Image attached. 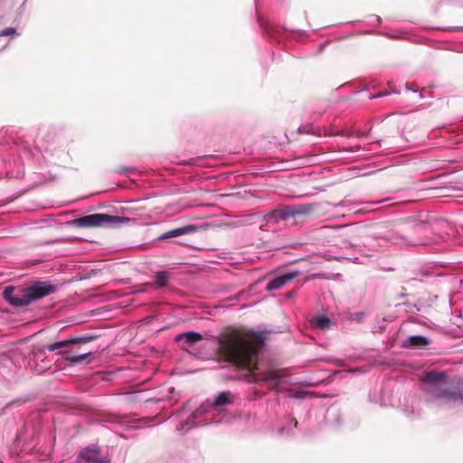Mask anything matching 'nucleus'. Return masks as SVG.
<instances>
[{"label":"nucleus","instance_id":"f03ea898","mask_svg":"<svg viewBox=\"0 0 463 463\" xmlns=\"http://www.w3.org/2000/svg\"><path fill=\"white\" fill-rule=\"evenodd\" d=\"M15 288L8 286L3 292L4 298L14 307H27L32 302L48 296L55 291V287L46 282H37L25 288L20 289L17 293Z\"/></svg>","mask_w":463,"mask_h":463},{"label":"nucleus","instance_id":"423d86ee","mask_svg":"<svg viewBox=\"0 0 463 463\" xmlns=\"http://www.w3.org/2000/svg\"><path fill=\"white\" fill-rule=\"evenodd\" d=\"M312 211L311 205L308 204L283 206L271 212L268 216V221L278 222L281 220L307 215L312 213Z\"/></svg>","mask_w":463,"mask_h":463},{"label":"nucleus","instance_id":"f257e3e1","mask_svg":"<svg viewBox=\"0 0 463 463\" xmlns=\"http://www.w3.org/2000/svg\"><path fill=\"white\" fill-rule=\"evenodd\" d=\"M218 362L232 364L252 374L258 369L259 355L265 345L262 332L231 329L215 337Z\"/></svg>","mask_w":463,"mask_h":463},{"label":"nucleus","instance_id":"4468645a","mask_svg":"<svg viewBox=\"0 0 463 463\" xmlns=\"http://www.w3.org/2000/svg\"><path fill=\"white\" fill-rule=\"evenodd\" d=\"M310 323L313 327L322 330L329 328L332 324L331 319L326 316L316 317L310 321Z\"/></svg>","mask_w":463,"mask_h":463},{"label":"nucleus","instance_id":"a211bd4d","mask_svg":"<svg viewBox=\"0 0 463 463\" xmlns=\"http://www.w3.org/2000/svg\"><path fill=\"white\" fill-rule=\"evenodd\" d=\"M266 375L269 381H278L280 378L279 373L275 371L266 372Z\"/></svg>","mask_w":463,"mask_h":463},{"label":"nucleus","instance_id":"6ab92c4d","mask_svg":"<svg viewBox=\"0 0 463 463\" xmlns=\"http://www.w3.org/2000/svg\"><path fill=\"white\" fill-rule=\"evenodd\" d=\"M37 148H38V149H39V151H40L41 153H43H43L48 154V153L50 152V149H49L48 146H44L43 144H42L41 146H40V145H38V146H37Z\"/></svg>","mask_w":463,"mask_h":463},{"label":"nucleus","instance_id":"6e6552de","mask_svg":"<svg viewBox=\"0 0 463 463\" xmlns=\"http://www.w3.org/2000/svg\"><path fill=\"white\" fill-rule=\"evenodd\" d=\"M299 274L300 273L298 271H295V272H289V273L281 275V276L272 279L271 281H269L268 283V285L266 286V289L268 291L279 289V288H282L284 285H286L287 283H288L289 281H291L294 279H296L297 277H298Z\"/></svg>","mask_w":463,"mask_h":463},{"label":"nucleus","instance_id":"f3484780","mask_svg":"<svg viewBox=\"0 0 463 463\" xmlns=\"http://www.w3.org/2000/svg\"><path fill=\"white\" fill-rule=\"evenodd\" d=\"M16 34V31L14 28L8 27L0 32V37L4 36H14Z\"/></svg>","mask_w":463,"mask_h":463},{"label":"nucleus","instance_id":"5701e85b","mask_svg":"<svg viewBox=\"0 0 463 463\" xmlns=\"http://www.w3.org/2000/svg\"><path fill=\"white\" fill-rule=\"evenodd\" d=\"M277 387H278V383L274 386L270 387L269 389H276Z\"/></svg>","mask_w":463,"mask_h":463},{"label":"nucleus","instance_id":"1a4fd4ad","mask_svg":"<svg viewBox=\"0 0 463 463\" xmlns=\"http://www.w3.org/2000/svg\"><path fill=\"white\" fill-rule=\"evenodd\" d=\"M203 339V335L197 332H186L179 334L175 336V341L180 342L184 340L182 348L187 350L189 347L193 346L195 343L201 341Z\"/></svg>","mask_w":463,"mask_h":463},{"label":"nucleus","instance_id":"20e7f679","mask_svg":"<svg viewBox=\"0 0 463 463\" xmlns=\"http://www.w3.org/2000/svg\"><path fill=\"white\" fill-rule=\"evenodd\" d=\"M129 222V218L109 215L107 213H93L75 219L73 223L79 228L116 227Z\"/></svg>","mask_w":463,"mask_h":463},{"label":"nucleus","instance_id":"9d476101","mask_svg":"<svg viewBox=\"0 0 463 463\" xmlns=\"http://www.w3.org/2000/svg\"><path fill=\"white\" fill-rule=\"evenodd\" d=\"M447 379V373L446 372H435V371H427L424 372L421 375V381L426 383H431L433 384L431 387H430L429 391L438 386L437 384L439 383L444 382Z\"/></svg>","mask_w":463,"mask_h":463},{"label":"nucleus","instance_id":"7ed1b4c3","mask_svg":"<svg viewBox=\"0 0 463 463\" xmlns=\"http://www.w3.org/2000/svg\"><path fill=\"white\" fill-rule=\"evenodd\" d=\"M94 339L95 336L93 335H83L75 338L71 337L47 345L45 349L49 352H54L58 349L66 348L58 354L71 364H80L93 354L91 350L83 348V345L93 341Z\"/></svg>","mask_w":463,"mask_h":463},{"label":"nucleus","instance_id":"0eeeda50","mask_svg":"<svg viewBox=\"0 0 463 463\" xmlns=\"http://www.w3.org/2000/svg\"><path fill=\"white\" fill-rule=\"evenodd\" d=\"M109 463L102 458L100 449L97 447H87L81 449L77 457V463Z\"/></svg>","mask_w":463,"mask_h":463},{"label":"nucleus","instance_id":"f8f14e48","mask_svg":"<svg viewBox=\"0 0 463 463\" xmlns=\"http://www.w3.org/2000/svg\"><path fill=\"white\" fill-rule=\"evenodd\" d=\"M430 344V340L423 335L409 336L404 342L403 346L407 348L421 349Z\"/></svg>","mask_w":463,"mask_h":463},{"label":"nucleus","instance_id":"2eb2a0df","mask_svg":"<svg viewBox=\"0 0 463 463\" xmlns=\"http://www.w3.org/2000/svg\"><path fill=\"white\" fill-rule=\"evenodd\" d=\"M156 284L159 288L165 287L168 283L169 273L166 271H159L155 276Z\"/></svg>","mask_w":463,"mask_h":463},{"label":"nucleus","instance_id":"39448f33","mask_svg":"<svg viewBox=\"0 0 463 463\" xmlns=\"http://www.w3.org/2000/svg\"><path fill=\"white\" fill-rule=\"evenodd\" d=\"M429 392L433 398L452 402L463 401V379L452 382L449 386H435Z\"/></svg>","mask_w":463,"mask_h":463},{"label":"nucleus","instance_id":"4be33fe9","mask_svg":"<svg viewBox=\"0 0 463 463\" xmlns=\"http://www.w3.org/2000/svg\"><path fill=\"white\" fill-rule=\"evenodd\" d=\"M293 424H294L295 427L298 426V420L296 419L293 420Z\"/></svg>","mask_w":463,"mask_h":463},{"label":"nucleus","instance_id":"aec40b11","mask_svg":"<svg viewBox=\"0 0 463 463\" xmlns=\"http://www.w3.org/2000/svg\"><path fill=\"white\" fill-rule=\"evenodd\" d=\"M258 382H260V383H266L268 382V376L266 375V373H263L261 374H260V376L258 377L257 379Z\"/></svg>","mask_w":463,"mask_h":463},{"label":"nucleus","instance_id":"dca6fc26","mask_svg":"<svg viewBox=\"0 0 463 463\" xmlns=\"http://www.w3.org/2000/svg\"><path fill=\"white\" fill-rule=\"evenodd\" d=\"M134 171H135L134 167H128V166H125V165H117L114 168V172L120 174V175L130 174V173H133Z\"/></svg>","mask_w":463,"mask_h":463},{"label":"nucleus","instance_id":"ddd939ff","mask_svg":"<svg viewBox=\"0 0 463 463\" xmlns=\"http://www.w3.org/2000/svg\"><path fill=\"white\" fill-rule=\"evenodd\" d=\"M234 402V395L231 392H220L212 403L213 408L230 405Z\"/></svg>","mask_w":463,"mask_h":463},{"label":"nucleus","instance_id":"412c9836","mask_svg":"<svg viewBox=\"0 0 463 463\" xmlns=\"http://www.w3.org/2000/svg\"><path fill=\"white\" fill-rule=\"evenodd\" d=\"M424 92H425V89H421V90H420V97L421 98L424 97Z\"/></svg>","mask_w":463,"mask_h":463},{"label":"nucleus","instance_id":"9b49d317","mask_svg":"<svg viewBox=\"0 0 463 463\" xmlns=\"http://www.w3.org/2000/svg\"><path fill=\"white\" fill-rule=\"evenodd\" d=\"M196 231H197V227L195 225H193V224L185 225V226L175 228V229H172V230H169V231L164 232L159 237V239L166 240V239L175 238V237L182 236L184 234L192 233Z\"/></svg>","mask_w":463,"mask_h":463}]
</instances>
